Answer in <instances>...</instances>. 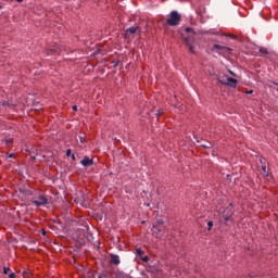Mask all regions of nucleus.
Returning a JSON list of instances; mask_svg holds the SVG:
<instances>
[{
  "label": "nucleus",
  "mask_w": 278,
  "mask_h": 278,
  "mask_svg": "<svg viewBox=\"0 0 278 278\" xmlns=\"http://www.w3.org/2000/svg\"><path fill=\"white\" fill-rule=\"evenodd\" d=\"M218 84H222V86H229L230 88H237L238 87V79L231 78L229 76H224L223 78H217Z\"/></svg>",
  "instance_id": "nucleus-3"
},
{
  "label": "nucleus",
  "mask_w": 278,
  "mask_h": 278,
  "mask_svg": "<svg viewBox=\"0 0 278 278\" xmlns=\"http://www.w3.org/2000/svg\"><path fill=\"white\" fill-rule=\"evenodd\" d=\"M247 94H253V90L247 91Z\"/></svg>",
  "instance_id": "nucleus-22"
},
{
  "label": "nucleus",
  "mask_w": 278,
  "mask_h": 278,
  "mask_svg": "<svg viewBox=\"0 0 278 278\" xmlns=\"http://www.w3.org/2000/svg\"><path fill=\"white\" fill-rule=\"evenodd\" d=\"M47 235V232L46 231H42V236H46Z\"/></svg>",
  "instance_id": "nucleus-29"
},
{
  "label": "nucleus",
  "mask_w": 278,
  "mask_h": 278,
  "mask_svg": "<svg viewBox=\"0 0 278 278\" xmlns=\"http://www.w3.org/2000/svg\"><path fill=\"white\" fill-rule=\"evenodd\" d=\"M232 38L236 39V35H233Z\"/></svg>",
  "instance_id": "nucleus-31"
},
{
  "label": "nucleus",
  "mask_w": 278,
  "mask_h": 278,
  "mask_svg": "<svg viewBox=\"0 0 278 278\" xmlns=\"http://www.w3.org/2000/svg\"><path fill=\"white\" fill-rule=\"evenodd\" d=\"M71 157L75 162V154H72Z\"/></svg>",
  "instance_id": "nucleus-24"
},
{
  "label": "nucleus",
  "mask_w": 278,
  "mask_h": 278,
  "mask_svg": "<svg viewBox=\"0 0 278 278\" xmlns=\"http://www.w3.org/2000/svg\"><path fill=\"white\" fill-rule=\"evenodd\" d=\"M185 31L187 34H190L189 36L185 37V39H184L185 45H186L188 51H190V53H195L194 47H197V39H194L193 36L197 35V31H194V29L190 28V27H186Z\"/></svg>",
  "instance_id": "nucleus-1"
},
{
  "label": "nucleus",
  "mask_w": 278,
  "mask_h": 278,
  "mask_svg": "<svg viewBox=\"0 0 278 278\" xmlns=\"http://www.w3.org/2000/svg\"><path fill=\"white\" fill-rule=\"evenodd\" d=\"M81 166H85L88 168V166H92L94 164V161L90 159V156H84V159L80 161Z\"/></svg>",
  "instance_id": "nucleus-7"
},
{
  "label": "nucleus",
  "mask_w": 278,
  "mask_h": 278,
  "mask_svg": "<svg viewBox=\"0 0 278 278\" xmlns=\"http://www.w3.org/2000/svg\"><path fill=\"white\" fill-rule=\"evenodd\" d=\"M15 1H17V3H23V0H15Z\"/></svg>",
  "instance_id": "nucleus-25"
},
{
  "label": "nucleus",
  "mask_w": 278,
  "mask_h": 278,
  "mask_svg": "<svg viewBox=\"0 0 278 278\" xmlns=\"http://www.w3.org/2000/svg\"><path fill=\"white\" fill-rule=\"evenodd\" d=\"M51 55H55L58 53V50H50Z\"/></svg>",
  "instance_id": "nucleus-17"
},
{
  "label": "nucleus",
  "mask_w": 278,
  "mask_h": 278,
  "mask_svg": "<svg viewBox=\"0 0 278 278\" xmlns=\"http://www.w3.org/2000/svg\"><path fill=\"white\" fill-rule=\"evenodd\" d=\"M207 227H208V231H212V227H214V223L213 222H208L207 223Z\"/></svg>",
  "instance_id": "nucleus-12"
},
{
  "label": "nucleus",
  "mask_w": 278,
  "mask_h": 278,
  "mask_svg": "<svg viewBox=\"0 0 278 278\" xmlns=\"http://www.w3.org/2000/svg\"><path fill=\"white\" fill-rule=\"evenodd\" d=\"M274 86H278V83L273 81Z\"/></svg>",
  "instance_id": "nucleus-26"
},
{
  "label": "nucleus",
  "mask_w": 278,
  "mask_h": 278,
  "mask_svg": "<svg viewBox=\"0 0 278 278\" xmlns=\"http://www.w3.org/2000/svg\"><path fill=\"white\" fill-rule=\"evenodd\" d=\"M263 173H266V165H262Z\"/></svg>",
  "instance_id": "nucleus-19"
},
{
  "label": "nucleus",
  "mask_w": 278,
  "mask_h": 278,
  "mask_svg": "<svg viewBox=\"0 0 278 278\" xmlns=\"http://www.w3.org/2000/svg\"><path fill=\"white\" fill-rule=\"evenodd\" d=\"M228 73H230V75H232V77H236V74L231 71H228Z\"/></svg>",
  "instance_id": "nucleus-21"
},
{
  "label": "nucleus",
  "mask_w": 278,
  "mask_h": 278,
  "mask_svg": "<svg viewBox=\"0 0 278 278\" xmlns=\"http://www.w3.org/2000/svg\"><path fill=\"white\" fill-rule=\"evenodd\" d=\"M72 153H73V151H72L71 149H68V150L66 151V156H67V157H71V155H73Z\"/></svg>",
  "instance_id": "nucleus-13"
},
{
  "label": "nucleus",
  "mask_w": 278,
  "mask_h": 278,
  "mask_svg": "<svg viewBox=\"0 0 278 278\" xmlns=\"http://www.w3.org/2000/svg\"><path fill=\"white\" fill-rule=\"evenodd\" d=\"M138 26H131L129 28L126 29L125 31V38H127V36H129V34L134 35L136 34V31H138Z\"/></svg>",
  "instance_id": "nucleus-9"
},
{
  "label": "nucleus",
  "mask_w": 278,
  "mask_h": 278,
  "mask_svg": "<svg viewBox=\"0 0 278 278\" xmlns=\"http://www.w3.org/2000/svg\"><path fill=\"white\" fill-rule=\"evenodd\" d=\"M3 273H4V275H8V273H10V267H4Z\"/></svg>",
  "instance_id": "nucleus-15"
},
{
  "label": "nucleus",
  "mask_w": 278,
  "mask_h": 278,
  "mask_svg": "<svg viewBox=\"0 0 278 278\" xmlns=\"http://www.w3.org/2000/svg\"><path fill=\"white\" fill-rule=\"evenodd\" d=\"M7 144H12V140H7Z\"/></svg>",
  "instance_id": "nucleus-23"
},
{
  "label": "nucleus",
  "mask_w": 278,
  "mask_h": 278,
  "mask_svg": "<svg viewBox=\"0 0 278 278\" xmlns=\"http://www.w3.org/2000/svg\"><path fill=\"white\" fill-rule=\"evenodd\" d=\"M9 157H14V154H10Z\"/></svg>",
  "instance_id": "nucleus-27"
},
{
  "label": "nucleus",
  "mask_w": 278,
  "mask_h": 278,
  "mask_svg": "<svg viewBox=\"0 0 278 278\" xmlns=\"http://www.w3.org/2000/svg\"><path fill=\"white\" fill-rule=\"evenodd\" d=\"M260 53H263L264 55H268V49L264 48V47H261L258 49Z\"/></svg>",
  "instance_id": "nucleus-10"
},
{
  "label": "nucleus",
  "mask_w": 278,
  "mask_h": 278,
  "mask_svg": "<svg viewBox=\"0 0 278 278\" xmlns=\"http://www.w3.org/2000/svg\"><path fill=\"white\" fill-rule=\"evenodd\" d=\"M9 278H16V274H15V273H11V274L9 275Z\"/></svg>",
  "instance_id": "nucleus-16"
},
{
  "label": "nucleus",
  "mask_w": 278,
  "mask_h": 278,
  "mask_svg": "<svg viewBox=\"0 0 278 278\" xmlns=\"http://www.w3.org/2000/svg\"><path fill=\"white\" fill-rule=\"evenodd\" d=\"M162 114H164V112L159 111V112L156 113V116L160 117V116H162Z\"/></svg>",
  "instance_id": "nucleus-18"
},
{
  "label": "nucleus",
  "mask_w": 278,
  "mask_h": 278,
  "mask_svg": "<svg viewBox=\"0 0 278 278\" xmlns=\"http://www.w3.org/2000/svg\"><path fill=\"white\" fill-rule=\"evenodd\" d=\"M1 8H2V7H1V4H0V10H1Z\"/></svg>",
  "instance_id": "nucleus-32"
},
{
  "label": "nucleus",
  "mask_w": 278,
  "mask_h": 278,
  "mask_svg": "<svg viewBox=\"0 0 278 278\" xmlns=\"http://www.w3.org/2000/svg\"><path fill=\"white\" fill-rule=\"evenodd\" d=\"M136 253L137 255H139V257H142V255H144V251H142V249H137Z\"/></svg>",
  "instance_id": "nucleus-11"
},
{
  "label": "nucleus",
  "mask_w": 278,
  "mask_h": 278,
  "mask_svg": "<svg viewBox=\"0 0 278 278\" xmlns=\"http://www.w3.org/2000/svg\"><path fill=\"white\" fill-rule=\"evenodd\" d=\"M213 51H216V53H218L219 55H223V53H225V51H231V48H227L225 46L215 43L213 46Z\"/></svg>",
  "instance_id": "nucleus-6"
},
{
  "label": "nucleus",
  "mask_w": 278,
  "mask_h": 278,
  "mask_svg": "<svg viewBox=\"0 0 278 278\" xmlns=\"http://www.w3.org/2000/svg\"><path fill=\"white\" fill-rule=\"evenodd\" d=\"M72 110H73L74 112H77V105H74V106L72 108Z\"/></svg>",
  "instance_id": "nucleus-20"
},
{
  "label": "nucleus",
  "mask_w": 278,
  "mask_h": 278,
  "mask_svg": "<svg viewBox=\"0 0 278 278\" xmlns=\"http://www.w3.org/2000/svg\"><path fill=\"white\" fill-rule=\"evenodd\" d=\"M80 142H84V138H80Z\"/></svg>",
  "instance_id": "nucleus-30"
},
{
  "label": "nucleus",
  "mask_w": 278,
  "mask_h": 278,
  "mask_svg": "<svg viewBox=\"0 0 278 278\" xmlns=\"http://www.w3.org/2000/svg\"><path fill=\"white\" fill-rule=\"evenodd\" d=\"M111 257V264H114V266H118L121 264V256L117 254H110Z\"/></svg>",
  "instance_id": "nucleus-8"
},
{
  "label": "nucleus",
  "mask_w": 278,
  "mask_h": 278,
  "mask_svg": "<svg viewBox=\"0 0 278 278\" xmlns=\"http://www.w3.org/2000/svg\"><path fill=\"white\" fill-rule=\"evenodd\" d=\"M276 90H277V92H278V88H277Z\"/></svg>",
  "instance_id": "nucleus-33"
},
{
  "label": "nucleus",
  "mask_w": 278,
  "mask_h": 278,
  "mask_svg": "<svg viewBox=\"0 0 278 278\" xmlns=\"http://www.w3.org/2000/svg\"><path fill=\"white\" fill-rule=\"evenodd\" d=\"M225 220H226V223H227V220H229V217H225Z\"/></svg>",
  "instance_id": "nucleus-28"
},
{
  "label": "nucleus",
  "mask_w": 278,
  "mask_h": 278,
  "mask_svg": "<svg viewBox=\"0 0 278 278\" xmlns=\"http://www.w3.org/2000/svg\"><path fill=\"white\" fill-rule=\"evenodd\" d=\"M141 262H149V256H141Z\"/></svg>",
  "instance_id": "nucleus-14"
},
{
  "label": "nucleus",
  "mask_w": 278,
  "mask_h": 278,
  "mask_svg": "<svg viewBox=\"0 0 278 278\" xmlns=\"http://www.w3.org/2000/svg\"><path fill=\"white\" fill-rule=\"evenodd\" d=\"M167 25L169 27H177L181 23V14L177 11H172L169 13V17L166 20Z\"/></svg>",
  "instance_id": "nucleus-2"
},
{
  "label": "nucleus",
  "mask_w": 278,
  "mask_h": 278,
  "mask_svg": "<svg viewBox=\"0 0 278 278\" xmlns=\"http://www.w3.org/2000/svg\"><path fill=\"white\" fill-rule=\"evenodd\" d=\"M33 205H36V207L49 205V199H47L45 195H39L38 200H33Z\"/></svg>",
  "instance_id": "nucleus-4"
},
{
  "label": "nucleus",
  "mask_w": 278,
  "mask_h": 278,
  "mask_svg": "<svg viewBox=\"0 0 278 278\" xmlns=\"http://www.w3.org/2000/svg\"><path fill=\"white\" fill-rule=\"evenodd\" d=\"M164 220L159 219L154 225H153V233H156V236H160L162 231H164Z\"/></svg>",
  "instance_id": "nucleus-5"
}]
</instances>
